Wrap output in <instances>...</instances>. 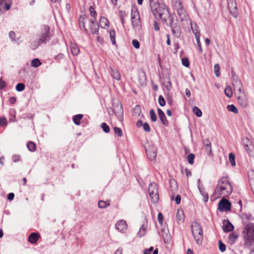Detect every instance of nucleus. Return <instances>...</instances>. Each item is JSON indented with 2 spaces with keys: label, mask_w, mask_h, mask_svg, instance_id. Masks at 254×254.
<instances>
[{
  "label": "nucleus",
  "mask_w": 254,
  "mask_h": 254,
  "mask_svg": "<svg viewBox=\"0 0 254 254\" xmlns=\"http://www.w3.org/2000/svg\"><path fill=\"white\" fill-rule=\"evenodd\" d=\"M200 34L196 33L195 38H196V42H197V45L198 48L199 52L200 53H201L202 52V47H201V43H200Z\"/></svg>",
  "instance_id": "e433bc0d"
},
{
  "label": "nucleus",
  "mask_w": 254,
  "mask_h": 254,
  "mask_svg": "<svg viewBox=\"0 0 254 254\" xmlns=\"http://www.w3.org/2000/svg\"><path fill=\"white\" fill-rule=\"evenodd\" d=\"M40 237V236L39 234L32 233L29 236L28 241L31 244H35Z\"/></svg>",
  "instance_id": "412c9836"
},
{
  "label": "nucleus",
  "mask_w": 254,
  "mask_h": 254,
  "mask_svg": "<svg viewBox=\"0 0 254 254\" xmlns=\"http://www.w3.org/2000/svg\"><path fill=\"white\" fill-rule=\"evenodd\" d=\"M188 162L192 165L194 163V155L192 153H190L187 157Z\"/></svg>",
  "instance_id": "a18cd8bd"
},
{
  "label": "nucleus",
  "mask_w": 254,
  "mask_h": 254,
  "mask_svg": "<svg viewBox=\"0 0 254 254\" xmlns=\"http://www.w3.org/2000/svg\"><path fill=\"white\" fill-rule=\"evenodd\" d=\"M158 221L160 224H162L163 222V216L161 213H159L158 214Z\"/></svg>",
  "instance_id": "0e129e2a"
},
{
  "label": "nucleus",
  "mask_w": 254,
  "mask_h": 254,
  "mask_svg": "<svg viewBox=\"0 0 254 254\" xmlns=\"http://www.w3.org/2000/svg\"><path fill=\"white\" fill-rule=\"evenodd\" d=\"M242 235L244 240V248L249 249L254 243V223H249L246 224Z\"/></svg>",
  "instance_id": "f03ea898"
},
{
  "label": "nucleus",
  "mask_w": 254,
  "mask_h": 254,
  "mask_svg": "<svg viewBox=\"0 0 254 254\" xmlns=\"http://www.w3.org/2000/svg\"><path fill=\"white\" fill-rule=\"evenodd\" d=\"M223 229L225 232H231L234 229V226L232 224L227 220L224 222Z\"/></svg>",
  "instance_id": "aec40b11"
},
{
  "label": "nucleus",
  "mask_w": 254,
  "mask_h": 254,
  "mask_svg": "<svg viewBox=\"0 0 254 254\" xmlns=\"http://www.w3.org/2000/svg\"><path fill=\"white\" fill-rule=\"evenodd\" d=\"M11 0H0V11L7 10L11 7Z\"/></svg>",
  "instance_id": "2eb2a0df"
},
{
  "label": "nucleus",
  "mask_w": 254,
  "mask_h": 254,
  "mask_svg": "<svg viewBox=\"0 0 254 254\" xmlns=\"http://www.w3.org/2000/svg\"><path fill=\"white\" fill-rule=\"evenodd\" d=\"M244 147L249 156L253 155V151L254 150V145L253 143L251 144H247Z\"/></svg>",
  "instance_id": "c756f323"
},
{
  "label": "nucleus",
  "mask_w": 254,
  "mask_h": 254,
  "mask_svg": "<svg viewBox=\"0 0 254 254\" xmlns=\"http://www.w3.org/2000/svg\"><path fill=\"white\" fill-rule=\"evenodd\" d=\"M111 75H112V77L114 79H115L117 80H120L121 74H120L119 71H118L117 70H114L112 68H111Z\"/></svg>",
  "instance_id": "7c9ffc66"
},
{
  "label": "nucleus",
  "mask_w": 254,
  "mask_h": 254,
  "mask_svg": "<svg viewBox=\"0 0 254 254\" xmlns=\"http://www.w3.org/2000/svg\"><path fill=\"white\" fill-rule=\"evenodd\" d=\"M231 204L230 202L225 199H222L218 204L219 209L220 211H227L231 209Z\"/></svg>",
  "instance_id": "f8f14e48"
},
{
  "label": "nucleus",
  "mask_w": 254,
  "mask_h": 254,
  "mask_svg": "<svg viewBox=\"0 0 254 254\" xmlns=\"http://www.w3.org/2000/svg\"><path fill=\"white\" fill-rule=\"evenodd\" d=\"M131 20L133 27L137 28L140 25L141 21L137 10L136 8H132L131 12Z\"/></svg>",
  "instance_id": "1a4fd4ad"
},
{
  "label": "nucleus",
  "mask_w": 254,
  "mask_h": 254,
  "mask_svg": "<svg viewBox=\"0 0 254 254\" xmlns=\"http://www.w3.org/2000/svg\"><path fill=\"white\" fill-rule=\"evenodd\" d=\"M214 69L215 75L217 77H219L220 74L219 65L218 64H215L214 66Z\"/></svg>",
  "instance_id": "8fccbe9b"
},
{
  "label": "nucleus",
  "mask_w": 254,
  "mask_h": 254,
  "mask_svg": "<svg viewBox=\"0 0 254 254\" xmlns=\"http://www.w3.org/2000/svg\"><path fill=\"white\" fill-rule=\"evenodd\" d=\"M141 109L139 105H136L134 108L133 109V114L134 116H137L140 115L141 113Z\"/></svg>",
  "instance_id": "58836bf2"
},
{
  "label": "nucleus",
  "mask_w": 254,
  "mask_h": 254,
  "mask_svg": "<svg viewBox=\"0 0 254 254\" xmlns=\"http://www.w3.org/2000/svg\"><path fill=\"white\" fill-rule=\"evenodd\" d=\"M170 26L171 28L173 35L176 38H180L181 36V28L178 22H174L173 18H170Z\"/></svg>",
  "instance_id": "9d476101"
},
{
  "label": "nucleus",
  "mask_w": 254,
  "mask_h": 254,
  "mask_svg": "<svg viewBox=\"0 0 254 254\" xmlns=\"http://www.w3.org/2000/svg\"><path fill=\"white\" fill-rule=\"evenodd\" d=\"M83 115L82 114H78L73 117V121L76 125L80 124V120L82 118Z\"/></svg>",
  "instance_id": "2f4dec72"
},
{
  "label": "nucleus",
  "mask_w": 254,
  "mask_h": 254,
  "mask_svg": "<svg viewBox=\"0 0 254 254\" xmlns=\"http://www.w3.org/2000/svg\"><path fill=\"white\" fill-rule=\"evenodd\" d=\"M99 23L100 26L103 28H105L106 27L109 26V22L108 19L104 16L101 17Z\"/></svg>",
  "instance_id": "a878e982"
},
{
  "label": "nucleus",
  "mask_w": 254,
  "mask_h": 254,
  "mask_svg": "<svg viewBox=\"0 0 254 254\" xmlns=\"http://www.w3.org/2000/svg\"><path fill=\"white\" fill-rule=\"evenodd\" d=\"M25 89V85L23 83H18L16 86V89L18 91H22Z\"/></svg>",
  "instance_id": "603ef678"
},
{
  "label": "nucleus",
  "mask_w": 254,
  "mask_h": 254,
  "mask_svg": "<svg viewBox=\"0 0 254 254\" xmlns=\"http://www.w3.org/2000/svg\"><path fill=\"white\" fill-rule=\"evenodd\" d=\"M233 85L235 90H237L239 93H242V84L239 79H236L233 82Z\"/></svg>",
  "instance_id": "5701e85b"
},
{
  "label": "nucleus",
  "mask_w": 254,
  "mask_h": 254,
  "mask_svg": "<svg viewBox=\"0 0 254 254\" xmlns=\"http://www.w3.org/2000/svg\"><path fill=\"white\" fill-rule=\"evenodd\" d=\"M110 205V200H100L98 202V207L100 208H105Z\"/></svg>",
  "instance_id": "473e14b6"
},
{
  "label": "nucleus",
  "mask_w": 254,
  "mask_h": 254,
  "mask_svg": "<svg viewBox=\"0 0 254 254\" xmlns=\"http://www.w3.org/2000/svg\"><path fill=\"white\" fill-rule=\"evenodd\" d=\"M161 235L165 243H169L171 241L170 235L167 230L163 229L161 231Z\"/></svg>",
  "instance_id": "4be33fe9"
},
{
  "label": "nucleus",
  "mask_w": 254,
  "mask_h": 254,
  "mask_svg": "<svg viewBox=\"0 0 254 254\" xmlns=\"http://www.w3.org/2000/svg\"><path fill=\"white\" fill-rule=\"evenodd\" d=\"M132 44L133 47L135 49L139 48L140 44H139V42L138 41V40H137L136 39L133 40L132 41Z\"/></svg>",
  "instance_id": "13d9d810"
},
{
  "label": "nucleus",
  "mask_w": 254,
  "mask_h": 254,
  "mask_svg": "<svg viewBox=\"0 0 254 254\" xmlns=\"http://www.w3.org/2000/svg\"><path fill=\"white\" fill-rule=\"evenodd\" d=\"M89 11L91 16L93 17L94 18V19L96 20L97 13L92 6H90Z\"/></svg>",
  "instance_id": "c03bdc74"
},
{
  "label": "nucleus",
  "mask_w": 254,
  "mask_h": 254,
  "mask_svg": "<svg viewBox=\"0 0 254 254\" xmlns=\"http://www.w3.org/2000/svg\"><path fill=\"white\" fill-rule=\"evenodd\" d=\"M87 20V19L85 18V16H80L78 19L80 28L83 29L86 32H88V30L85 28V23Z\"/></svg>",
  "instance_id": "393cba45"
},
{
  "label": "nucleus",
  "mask_w": 254,
  "mask_h": 254,
  "mask_svg": "<svg viewBox=\"0 0 254 254\" xmlns=\"http://www.w3.org/2000/svg\"><path fill=\"white\" fill-rule=\"evenodd\" d=\"M6 86V83L5 82L2 80L1 78H0V90L3 89Z\"/></svg>",
  "instance_id": "052dcab7"
},
{
  "label": "nucleus",
  "mask_w": 254,
  "mask_h": 254,
  "mask_svg": "<svg viewBox=\"0 0 254 254\" xmlns=\"http://www.w3.org/2000/svg\"><path fill=\"white\" fill-rule=\"evenodd\" d=\"M113 112H114L120 122L123 121L124 110L123 105L119 100L115 101L113 104Z\"/></svg>",
  "instance_id": "6e6552de"
},
{
  "label": "nucleus",
  "mask_w": 254,
  "mask_h": 254,
  "mask_svg": "<svg viewBox=\"0 0 254 254\" xmlns=\"http://www.w3.org/2000/svg\"><path fill=\"white\" fill-rule=\"evenodd\" d=\"M20 160V156L19 155H14L12 156V160L14 162H17Z\"/></svg>",
  "instance_id": "e2e57ef3"
},
{
  "label": "nucleus",
  "mask_w": 254,
  "mask_h": 254,
  "mask_svg": "<svg viewBox=\"0 0 254 254\" xmlns=\"http://www.w3.org/2000/svg\"><path fill=\"white\" fill-rule=\"evenodd\" d=\"M191 233L196 243L200 245L203 241V232L199 223L194 222L191 225Z\"/></svg>",
  "instance_id": "20e7f679"
},
{
  "label": "nucleus",
  "mask_w": 254,
  "mask_h": 254,
  "mask_svg": "<svg viewBox=\"0 0 254 254\" xmlns=\"http://www.w3.org/2000/svg\"><path fill=\"white\" fill-rule=\"evenodd\" d=\"M164 84L166 90L168 91H170L172 88V83L170 77L169 76L165 78Z\"/></svg>",
  "instance_id": "cd10ccee"
},
{
  "label": "nucleus",
  "mask_w": 254,
  "mask_h": 254,
  "mask_svg": "<svg viewBox=\"0 0 254 254\" xmlns=\"http://www.w3.org/2000/svg\"><path fill=\"white\" fill-rule=\"evenodd\" d=\"M192 110L193 113L196 115L197 117H200L202 116V112L199 108L194 107L193 108Z\"/></svg>",
  "instance_id": "a19ab883"
},
{
  "label": "nucleus",
  "mask_w": 254,
  "mask_h": 254,
  "mask_svg": "<svg viewBox=\"0 0 254 254\" xmlns=\"http://www.w3.org/2000/svg\"><path fill=\"white\" fill-rule=\"evenodd\" d=\"M203 145L205 147V151L208 155L212 154V149L211 146V142L208 139H206L203 141Z\"/></svg>",
  "instance_id": "6ab92c4d"
},
{
  "label": "nucleus",
  "mask_w": 254,
  "mask_h": 254,
  "mask_svg": "<svg viewBox=\"0 0 254 254\" xmlns=\"http://www.w3.org/2000/svg\"><path fill=\"white\" fill-rule=\"evenodd\" d=\"M153 251V247H151L149 249H146L144 251L143 254H151V253Z\"/></svg>",
  "instance_id": "338daca9"
},
{
  "label": "nucleus",
  "mask_w": 254,
  "mask_h": 254,
  "mask_svg": "<svg viewBox=\"0 0 254 254\" xmlns=\"http://www.w3.org/2000/svg\"><path fill=\"white\" fill-rule=\"evenodd\" d=\"M109 34H110V39H111L112 43L113 45L116 44V39H115L116 33H115V31L113 30H110Z\"/></svg>",
  "instance_id": "f704fd0d"
},
{
  "label": "nucleus",
  "mask_w": 254,
  "mask_h": 254,
  "mask_svg": "<svg viewBox=\"0 0 254 254\" xmlns=\"http://www.w3.org/2000/svg\"><path fill=\"white\" fill-rule=\"evenodd\" d=\"M148 192L152 202L154 203H157L159 199V196L158 186L155 183H152L149 185Z\"/></svg>",
  "instance_id": "39448f33"
},
{
  "label": "nucleus",
  "mask_w": 254,
  "mask_h": 254,
  "mask_svg": "<svg viewBox=\"0 0 254 254\" xmlns=\"http://www.w3.org/2000/svg\"><path fill=\"white\" fill-rule=\"evenodd\" d=\"M158 102L161 106H164L165 105V101L162 95L159 96Z\"/></svg>",
  "instance_id": "5fc2aeb1"
},
{
  "label": "nucleus",
  "mask_w": 254,
  "mask_h": 254,
  "mask_svg": "<svg viewBox=\"0 0 254 254\" xmlns=\"http://www.w3.org/2000/svg\"><path fill=\"white\" fill-rule=\"evenodd\" d=\"M173 6L177 11L181 20H183L187 17L186 10H185L180 0H173Z\"/></svg>",
  "instance_id": "423d86ee"
},
{
  "label": "nucleus",
  "mask_w": 254,
  "mask_h": 254,
  "mask_svg": "<svg viewBox=\"0 0 254 254\" xmlns=\"http://www.w3.org/2000/svg\"><path fill=\"white\" fill-rule=\"evenodd\" d=\"M150 7L153 15L156 19L160 18L166 21L167 18L170 17L168 10L165 5L157 2L151 4Z\"/></svg>",
  "instance_id": "7ed1b4c3"
},
{
  "label": "nucleus",
  "mask_w": 254,
  "mask_h": 254,
  "mask_svg": "<svg viewBox=\"0 0 254 254\" xmlns=\"http://www.w3.org/2000/svg\"><path fill=\"white\" fill-rule=\"evenodd\" d=\"M101 127L105 132H109L110 129L109 127L107 125V124H106L105 123H103L101 124Z\"/></svg>",
  "instance_id": "49530a36"
},
{
  "label": "nucleus",
  "mask_w": 254,
  "mask_h": 254,
  "mask_svg": "<svg viewBox=\"0 0 254 254\" xmlns=\"http://www.w3.org/2000/svg\"><path fill=\"white\" fill-rule=\"evenodd\" d=\"M147 156L149 160H153L156 157V149L154 146L145 147Z\"/></svg>",
  "instance_id": "ddd939ff"
},
{
  "label": "nucleus",
  "mask_w": 254,
  "mask_h": 254,
  "mask_svg": "<svg viewBox=\"0 0 254 254\" xmlns=\"http://www.w3.org/2000/svg\"><path fill=\"white\" fill-rule=\"evenodd\" d=\"M219 249L221 252H224L226 251V245L222 243L221 241L218 242Z\"/></svg>",
  "instance_id": "3c124183"
},
{
  "label": "nucleus",
  "mask_w": 254,
  "mask_h": 254,
  "mask_svg": "<svg viewBox=\"0 0 254 254\" xmlns=\"http://www.w3.org/2000/svg\"><path fill=\"white\" fill-rule=\"evenodd\" d=\"M119 13H120V16L121 18L122 23L123 25H124L125 23L124 17L127 15V14L125 11H120Z\"/></svg>",
  "instance_id": "864d4df0"
},
{
  "label": "nucleus",
  "mask_w": 254,
  "mask_h": 254,
  "mask_svg": "<svg viewBox=\"0 0 254 254\" xmlns=\"http://www.w3.org/2000/svg\"><path fill=\"white\" fill-rule=\"evenodd\" d=\"M9 36L12 40H14L15 37V34L13 31H11L9 33Z\"/></svg>",
  "instance_id": "774afa93"
},
{
  "label": "nucleus",
  "mask_w": 254,
  "mask_h": 254,
  "mask_svg": "<svg viewBox=\"0 0 254 254\" xmlns=\"http://www.w3.org/2000/svg\"><path fill=\"white\" fill-rule=\"evenodd\" d=\"M233 191L232 183L228 177H222L218 182L214 191L217 197L225 198L229 196Z\"/></svg>",
  "instance_id": "f257e3e1"
},
{
  "label": "nucleus",
  "mask_w": 254,
  "mask_h": 254,
  "mask_svg": "<svg viewBox=\"0 0 254 254\" xmlns=\"http://www.w3.org/2000/svg\"><path fill=\"white\" fill-rule=\"evenodd\" d=\"M182 64L184 66L186 67L189 66L190 62L187 58H184L182 60Z\"/></svg>",
  "instance_id": "4d7b16f0"
},
{
  "label": "nucleus",
  "mask_w": 254,
  "mask_h": 254,
  "mask_svg": "<svg viewBox=\"0 0 254 254\" xmlns=\"http://www.w3.org/2000/svg\"><path fill=\"white\" fill-rule=\"evenodd\" d=\"M225 94L226 96H227L229 98H230L232 97L233 95V92L232 90L231 89V87L229 86H227L225 89Z\"/></svg>",
  "instance_id": "c9c22d12"
},
{
  "label": "nucleus",
  "mask_w": 254,
  "mask_h": 254,
  "mask_svg": "<svg viewBox=\"0 0 254 254\" xmlns=\"http://www.w3.org/2000/svg\"><path fill=\"white\" fill-rule=\"evenodd\" d=\"M227 108L229 112H232L235 114L238 113V109L233 104L228 105Z\"/></svg>",
  "instance_id": "4c0bfd02"
},
{
  "label": "nucleus",
  "mask_w": 254,
  "mask_h": 254,
  "mask_svg": "<svg viewBox=\"0 0 254 254\" xmlns=\"http://www.w3.org/2000/svg\"><path fill=\"white\" fill-rule=\"evenodd\" d=\"M116 229L121 233H125L127 229V225L124 220L118 221L116 224Z\"/></svg>",
  "instance_id": "4468645a"
},
{
  "label": "nucleus",
  "mask_w": 254,
  "mask_h": 254,
  "mask_svg": "<svg viewBox=\"0 0 254 254\" xmlns=\"http://www.w3.org/2000/svg\"><path fill=\"white\" fill-rule=\"evenodd\" d=\"M177 221L178 223H181L184 222L185 216L183 210L182 209H178L176 214Z\"/></svg>",
  "instance_id": "b1692460"
},
{
  "label": "nucleus",
  "mask_w": 254,
  "mask_h": 254,
  "mask_svg": "<svg viewBox=\"0 0 254 254\" xmlns=\"http://www.w3.org/2000/svg\"><path fill=\"white\" fill-rule=\"evenodd\" d=\"M70 47L71 53L73 55L76 56L79 54L80 50L76 44L71 43Z\"/></svg>",
  "instance_id": "bb28decb"
},
{
  "label": "nucleus",
  "mask_w": 254,
  "mask_h": 254,
  "mask_svg": "<svg viewBox=\"0 0 254 254\" xmlns=\"http://www.w3.org/2000/svg\"><path fill=\"white\" fill-rule=\"evenodd\" d=\"M114 130L115 133L118 136H119L120 137L123 136V132H122V130L121 128L115 127H114Z\"/></svg>",
  "instance_id": "de8ad7c7"
},
{
  "label": "nucleus",
  "mask_w": 254,
  "mask_h": 254,
  "mask_svg": "<svg viewBox=\"0 0 254 254\" xmlns=\"http://www.w3.org/2000/svg\"><path fill=\"white\" fill-rule=\"evenodd\" d=\"M229 157L230 162L231 163L232 166H235L236 165V162H235V154L233 153H229Z\"/></svg>",
  "instance_id": "79ce46f5"
},
{
  "label": "nucleus",
  "mask_w": 254,
  "mask_h": 254,
  "mask_svg": "<svg viewBox=\"0 0 254 254\" xmlns=\"http://www.w3.org/2000/svg\"><path fill=\"white\" fill-rule=\"evenodd\" d=\"M7 125V120L5 118L0 119V126H5Z\"/></svg>",
  "instance_id": "69168bd1"
},
{
  "label": "nucleus",
  "mask_w": 254,
  "mask_h": 254,
  "mask_svg": "<svg viewBox=\"0 0 254 254\" xmlns=\"http://www.w3.org/2000/svg\"><path fill=\"white\" fill-rule=\"evenodd\" d=\"M158 114L159 118L161 122V123L165 126H167L168 125V122L166 119V116L163 112V111L158 108L157 109Z\"/></svg>",
  "instance_id": "f3484780"
},
{
  "label": "nucleus",
  "mask_w": 254,
  "mask_h": 254,
  "mask_svg": "<svg viewBox=\"0 0 254 254\" xmlns=\"http://www.w3.org/2000/svg\"><path fill=\"white\" fill-rule=\"evenodd\" d=\"M64 58V55L63 54H62V53H60L59 54H58L57 56H56L55 57V60L58 61H61L62 59H63Z\"/></svg>",
  "instance_id": "680f3d73"
},
{
  "label": "nucleus",
  "mask_w": 254,
  "mask_h": 254,
  "mask_svg": "<svg viewBox=\"0 0 254 254\" xmlns=\"http://www.w3.org/2000/svg\"><path fill=\"white\" fill-rule=\"evenodd\" d=\"M242 141L244 147L246 146L247 144H252V142L246 137H243L242 139Z\"/></svg>",
  "instance_id": "09e8293b"
},
{
  "label": "nucleus",
  "mask_w": 254,
  "mask_h": 254,
  "mask_svg": "<svg viewBox=\"0 0 254 254\" xmlns=\"http://www.w3.org/2000/svg\"><path fill=\"white\" fill-rule=\"evenodd\" d=\"M27 147L30 151L34 152L36 149V144L32 141H29L27 143Z\"/></svg>",
  "instance_id": "72a5a7b5"
},
{
  "label": "nucleus",
  "mask_w": 254,
  "mask_h": 254,
  "mask_svg": "<svg viewBox=\"0 0 254 254\" xmlns=\"http://www.w3.org/2000/svg\"><path fill=\"white\" fill-rule=\"evenodd\" d=\"M237 100L239 104L243 108H246L247 107L248 105V102L246 97L244 95L238 96Z\"/></svg>",
  "instance_id": "a211bd4d"
},
{
  "label": "nucleus",
  "mask_w": 254,
  "mask_h": 254,
  "mask_svg": "<svg viewBox=\"0 0 254 254\" xmlns=\"http://www.w3.org/2000/svg\"><path fill=\"white\" fill-rule=\"evenodd\" d=\"M147 227V222H144L141 227L140 228V229L138 232V235L139 237H142L144 236L145 234L146 229Z\"/></svg>",
  "instance_id": "c85d7f7f"
},
{
  "label": "nucleus",
  "mask_w": 254,
  "mask_h": 254,
  "mask_svg": "<svg viewBox=\"0 0 254 254\" xmlns=\"http://www.w3.org/2000/svg\"><path fill=\"white\" fill-rule=\"evenodd\" d=\"M143 128L144 130L146 132H150V127L149 126V125L147 123H145L143 125Z\"/></svg>",
  "instance_id": "bf43d9fd"
},
{
  "label": "nucleus",
  "mask_w": 254,
  "mask_h": 254,
  "mask_svg": "<svg viewBox=\"0 0 254 254\" xmlns=\"http://www.w3.org/2000/svg\"><path fill=\"white\" fill-rule=\"evenodd\" d=\"M150 116L151 120L153 122H155L156 121V120H157V117H156V114H155L154 110H153V109L150 110Z\"/></svg>",
  "instance_id": "37998d69"
},
{
  "label": "nucleus",
  "mask_w": 254,
  "mask_h": 254,
  "mask_svg": "<svg viewBox=\"0 0 254 254\" xmlns=\"http://www.w3.org/2000/svg\"><path fill=\"white\" fill-rule=\"evenodd\" d=\"M238 236L234 233H231L229 236V239L230 241L235 242L237 239Z\"/></svg>",
  "instance_id": "6e6d98bb"
},
{
  "label": "nucleus",
  "mask_w": 254,
  "mask_h": 254,
  "mask_svg": "<svg viewBox=\"0 0 254 254\" xmlns=\"http://www.w3.org/2000/svg\"><path fill=\"white\" fill-rule=\"evenodd\" d=\"M228 6L232 15L234 17H237L238 14V10L236 1L235 0H228Z\"/></svg>",
  "instance_id": "9b49d317"
},
{
  "label": "nucleus",
  "mask_w": 254,
  "mask_h": 254,
  "mask_svg": "<svg viewBox=\"0 0 254 254\" xmlns=\"http://www.w3.org/2000/svg\"><path fill=\"white\" fill-rule=\"evenodd\" d=\"M95 19H91L89 20L90 22L89 27L91 32L92 34H98L99 25L96 23Z\"/></svg>",
  "instance_id": "dca6fc26"
},
{
  "label": "nucleus",
  "mask_w": 254,
  "mask_h": 254,
  "mask_svg": "<svg viewBox=\"0 0 254 254\" xmlns=\"http://www.w3.org/2000/svg\"><path fill=\"white\" fill-rule=\"evenodd\" d=\"M31 65L33 67H37L41 64V63L38 59H35L31 61Z\"/></svg>",
  "instance_id": "ea45409f"
},
{
  "label": "nucleus",
  "mask_w": 254,
  "mask_h": 254,
  "mask_svg": "<svg viewBox=\"0 0 254 254\" xmlns=\"http://www.w3.org/2000/svg\"><path fill=\"white\" fill-rule=\"evenodd\" d=\"M49 31L50 28L47 25H43L42 27V33L40 36L39 42L37 44L32 47V49L34 50L38 48L39 46L43 43H46L49 39Z\"/></svg>",
  "instance_id": "0eeeda50"
}]
</instances>
